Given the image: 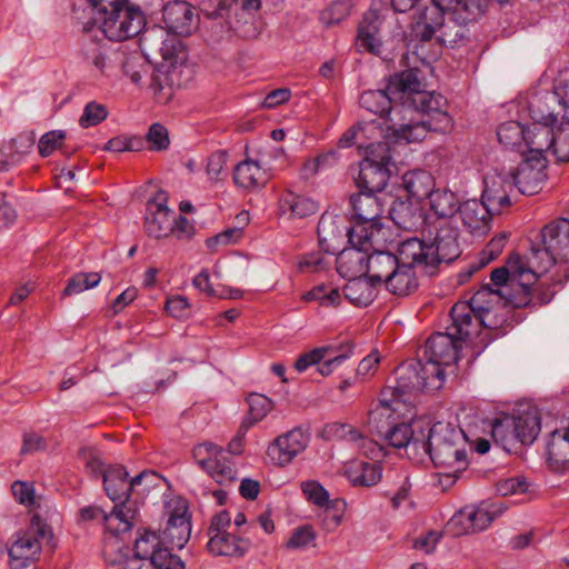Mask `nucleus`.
Instances as JSON below:
<instances>
[{
    "label": "nucleus",
    "mask_w": 569,
    "mask_h": 569,
    "mask_svg": "<svg viewBox=\"0 0 569 569\" xmlns=\"http://www.w3.org/2000/svg\"><path fill=\"white\" fill-rule=\"evenodd\" d=\"M547 461L551 470L561 472L569 463V428L557 429L547 442Z\"/></svg>",
    "instance_id": "cd10ccee"
},
{
    "label": "nucleus",
    "mask_w": 569,
    "mask_h": 569,
    "mask_svg": "<svg viewBox=\"0 0 569 569\" xmlns=\"http://www.w3.org/2000/svg\"><path fill=\"white\" fill-rule=\"evenodd\" d=\"M552 153L559 162L569 161V120L560 122L555 131Z\"/></svg>",
    "instance_id": "603ef678"
},
{
    "label": "nucleus",
    "mask_w": 569,
    "mask_h": 569,
    "mask_svg": "<svg viewBox=\"0 0 569 569\" xmlns=\"http://www.w3.org/2000/svg\"><path fill=\"white\" fill-rule=\"evenodd\" d=\"M529 113L535 124L555 127L569 120V104L558 92L547 91L531 98Z\"/></svg>",
    "instance_id": "ddd939ff"
},
{
    "label": "nucleus",
    "mask_w": 569,
    "mask_h": 569,
    "mask_svg": "<svg viewBox=\"0 0 569 569\" xmlns=\"http://www.w3.org/2000/svg\"><path fill=\"white\" fill-rule=\"evenodd\" d=\"M553 266H559V262L551 251L542 244L541 238L536 242L531 241L528 253L525 257L521 256V272H530L532 276V278L523 276L525 283L528 287L533 286Z\"/></svg>",
    "instance_id": "4be33fe9"
},
{
    "label": "nucleus",
    "mask_w": 569,
    "mask_h": 569,
    "mask_svg": "<svg viewBox=\"0 0 569 569\" xmlns=\"http://www.w3.org/2000/svg\"><path fill=\"white\" fill-rule=\"evenodd\" d=\"M330 351H332L330 347L315 348L309 352L300 355L295 361L293 367L298 372H303L309 367L319 365Z\"/></svg>",
    "instance_id": "052dcab7"
},
{
    "label": "nucleus",
    "mask_w": 569,
    "mask_h": 569,
    "mask_svg": "<svg viewBox=\"0 0 569 569\" xmlns=\"http://www.w3.org/2000/svg\"><path fill=\"white\" fill-rule=\"evenodd\" d=\"M535 284V288H532V286H529V302L527 303V306H542L549 303L555 296V289L547 282H536Z\"/></svg>",
    "instance_id": "0e129e2a"
},
{
    "label": "nucleus",
    "mask_w": 569,
    "mask_h": 569,
    "mask_svg": "<svg viewBox=\"0 0 569 569\" xmlns=\"http://www.w3.org/2000/svg\"><path fill=\"white\" fill-rule=\"evenodd\" d=\"M301 489L307 500L318 507L329 502V492L316 480L302 482Z\"/></svg>",
    "instance_id": "680f3d73"
},
{
    "label": "nucleus",
    "mask_w": 569,
    "mask_h": 569,
    "mask_svg": "<svg viewBox=\"0 0 569 569\" xmlns=\"http://www.w3.org/2000/svg\"><path fill=\"white\" fill-rule=\"evenodd\" d=\"M249 417L252 422L262 420L272 409V401L260 393H252L248 397Z\"/></svg>",
    "instance_id": "bf43d9fd"
},
{
    "label": "nucleus",
    "mask_w": 569,
    "mask_h": 569,
    "mask_svg": "<svg viewBox=\"0 0 569 569\" xmlns=\"http://www.w3.org/2000/svg\"><path fill=\"white\" fill-rule=\"evenodd\" d=\"M521 256L519 253H511L507 260L506 266L495 269L491 272L490 280L497 289H507V292L515 296L526 295L529 299V287L525 283V277L532 278L530 272H521Z\"/></svg>",
    "instance_id": "aec40b11"
},
{
    "label": "nucleus",
    "mask_w": 569,
    "mask_h": 569,
    "mask_svg": "<svg viewBox=\"0 0 569 569\" xmlns=\"http://www.w3.org/2000/svg\"><path fill=\"white\" fill-rule=\"evenodd\" d=\"M192 453L198 466L218 485L228 487L237 482L236 463L221 447L203 442L197 445Z\"/></svg>",
    "instance_id": "9d476101"
},
{
    "label": "nucleus",
    "mask_w": 569,
    "mask_h": 569,
    "mask_svg": "<svg viewBox=\"0 0 569 569\" xmlns=\"http://www.w3.org/2000/svg\"><path fill=\"white\" fill-rule=\"evenodd\" d=\"M459 230L448 220H439L428 230L427 238L410 237L407 241L417 247L419 258L432 274L442 262L450 263L461 254Z\"/></svg>",
    "instance_id": "39448f33"
},
{
    "label": "nucleus",
    "mask_w": 569,
    "mask_h": 569,
    "mask_svg": "<svg viewBox=\"0 0 569 569\" xmlns=\"http://www.w3.org/2000/svg\"><path fill=\"white\" fill-rule=\"evenodd\" d=\"M517 423L518 441L521 445H531L538 437L541 425L540 417L537 411H526L519 416H515Z\"/></svg>",
    "instance_id": "49530a36"
},
{
    "label": "nucleus",
    "mask_w": 569,
    "mask_h": 569,
    "mask_svg": "<svg viewBox=\"0 0 569 569\" xmlns=\"http://www.w3.org/2000/svg\"><path fill=\"white\" fill-rule=\"evenodd\" d=\"M461 17V22L456 19H443L439 34L436 36L438 42L442 44L453 46L466 38L467 29L466 23Z\"/></svg>",
    "instance_id": "09e8293b"
},
{
    "label": "nucleus",
    "mask_w": 569,
    "mask_h": 569,
    "mask_svg": "<svg viewBox=\"0 0 569 569\" xmlns=\"http://www.w3.org/2000/svg\"><path fill=\"white\" fill-rule=\"evenodd\" d=\"M555 131L553 127L533 124L526 131L523 148L528 149V157H545V152L552 149Z\"/></svg>",
    "instance_id": "c9c22d12"
},
{
    "label": "nucleus",
    "mask_w": 569,
    "mask_h": 569,
    "mask_svg": "<svg viewBox=\"0 0 569 569\" xmlns=\"http://www.w3.org/2000/svg\"><path fill=\"white\" fill-rule=\"evenodd\" d=\"M298 267L305 272H319L327 269L328 263L319 251L308 252L300 257Z\"/></svg>",
    "instance_id": "338daca9"
},
{
    "label": "nucleus",
    "mask_w": 569,
    "mask_h": 569,
    "mask_svg": "<svg viewBox=\"0 0 569 569\" xmlns=\"http://www.w3.org/2000/svg\"><path fill=\"white\" fill-rule=\"evenodd\" d=\"M36 143V134L32 131L22 132L10 141L8 153L12 163H18L21 158L28 154Z\"/></svg>",
    "instance_id": "3c124183"
},
{
    "label": "nucleus",
    "mask_w": 569,
    "mask_h": 569,
    "mask_svg": "<svg viewBox=\"0 0 569 569\" xmlns=\"http://www.w3.org/2000/svg\"><path fill=\"white\" fill-rule=\"evenodd\" d=\"M53 535L49 526L39 517L31 518L28 529L18 535L9 549V562L12 569H24L36 561L43 542H50Z\"/></svg>",
    "instance_id": "1a4fd4ad"
},
{
    "label": "nucleus",
    "mask_w": 569,
    "mask_h": 569,
    "mask_svg": "<svg viewBox=\"0 0 569 569\" xmlns=\"http://www.w3.org/2000/svg\"><path fill=\"white\" fill-rule=\"evenodd\" d=\"M498 141L506 148L515 149L525 152L523 142L526 138V130L518 121L502 122L497 129Z\"/></svg>",
    "instance_id": "a18cd8bd"
},
{
    "label": "nucleus",
    "mask_w": 569,
    "mask_h": 569,
    "mask_svg": "<svg viewBox=\"0 0 569 569\" xmlns=\"http://www.w3.org/2000/svg\"><path fill=\"white\" fill-rule=\"evenodd\" d=\"M345 473L355 487H372L380 481L382 468L376 461L353 460L346 466Z\"/></svg>",
    "instance_id": "473e14b6"
},
{
    "label": "nucleus",
    "mask_w": 569,
    "mask_h": 569,
    "mask_svg": "<svg viewBox=\"0 0 569 569\" xmlns=\"http://www.w3.org/2000/svg\"><path fill=\"white\" fill-rule=\"evenodd\" d=\"M100 281L101 276L98 272H78L68 279L67 286L62 291V297L79 295L97 287Z\"/></svg>",
    "instance_id": "de8ad7c7"
},
{
    "label": "nucleus",
    "mask_w": 569,
    "mask_h": 569,
    "mask_svg": "<svg viewBox=\"0 0 569 569\" xmlns=\"http://www.w3.org/2000/svg\"><path fill=\"white\" fill-rule=\"evenodd\" d=\"M402 183L408 197L416 202L430 199L435 191V179L430 172L415 170L403 174Z\"/></svg>",
    "instance_id": "72a5a7b5"
},
{
    "label": "nucleus",
    "mask_w": 569,
    "mask_h": 569,
    "mask_svg": "<svg viewBox=\"0 0 569 569\" xmlns=\"http://www.w3.org/2000/svg\"><path fill=\"white\" fill-rule=\"evenodd\" d=\"M493 518L489 511L482 508L467 507L452 518V522L463 527V533L479 532L485 530Z\"/></svg>",
    "instance_id": "4c0bfd02"
},
{
    "label": "nucleus",
    "mask_w": 569,
    "mask_h": 569,
    "mask_svg": "<svg viewBox=\"0 0 569 569\" xmlns=\"http://www.w3.org/2000/svg\"><path fill=\"white\" fill-rule=\"evenodd\" d=\"M462 224L471 233H485L495 214L482 200L469 199L460 204L459 211Z\"/></svg>",
    "instance_id": "bb28decb"
},
{
    "label": "nucleus",
    "mask_w": 569,
    "mask_h": 569,
    "mask_svg": "<svg viewBox=\"0 0 569 569\" xmlns=\"http://www.w3.org/2000/svg\"><path fill=\"white\" fill-rule=\"evenodd\" d=\"M158 479V473L153 471L144 470L129 479V473L123 466L117 465L111 466L107 469L103 475V486L108 497L114 501L119 502V506H126V501L129 499V496L132 491H134L142 481L150 480L149 482H153Z\"/></svg>",
    "instance_id": "f8f14e48"
},
{
    "label": "nucleus",
    "mask_w": 569,
    "mask_h": 569,
    "mask_svg": "<svg viewBox=\"0 0 569 569\" xmlns=\"http://www.w3.org/2000/svg\"><path fill=\"white\" fill-rule=\"evenodd\" d=\"M347 219L330 212H325L318 222V239L321 249L326 253L336 254L348 239Z\"/></svg>",
    "instance_id": "412c9836"
},
{
    "label": "nucleus",
    "mask_w": 569,
    "mask_h": 569,
    "mask_svg": "<svg viewBox=\"0 0 569 569\" xmlns=\"http://www.w3.org/2000/svg\"><path fill=\"white\" fill-rule=\"evenodd\" d=\"M378 32V18L373 14L366 16L358 28L357 46L370 53L380 54L382 43L377 37Z\"/></svg>",
    "instance_id": "58836bf2"
},
{
    "label": "nucleus",
    "mask_w": 569,
    "mask_h": 569,
    "mask_svg": "<svg viewBox=\"0 0 569 569\" xmlns=\"http://www.w3.org/2000/svg\"><path fill=\"white\" fill-rule=\"evenodd\" d=\"M350 13L348 0H337L323 13V19L328 24L339 23Z\"/></svg>",
    "instance_id": "774afa93"
},
{
    "label": "nucleus",
    "mask_w": 569,
    "mask_h": 569,
    "mask_svg": "<svg viewBox=\"0 0 569 569\" xmlns=\"http://www.w3.org/2000/svg\"><path fill=\"white\" fill-rule=\"evenodd\" d=\"M426 359V362L419 360L413 363L415 368L419 370L422 387L426 392L439 390L445 383V366Z\"/></svg>",
    "instance_id": "79ce46f5"
},
{
    "label": "nucleus",
    "mask_w": 569,
    "mask_h": 569,
    "mask_svg": "<svg viewBox=\"0 0 569 569\" xmlns=\"http://www.w3.org/2000/svg\"><path fill=\"white\" fill-rule=\"evenodd\" d=\"M360 243L356 242L348 232V243L350 247L340 248L337 252V271L347 279L366 276L371 280V261L382 253L387 242H377L369 238L365 242L360 236L357 237Z\"/></svg>",
    "instance_id": "6e6552de"
},
{
    "label": "nucleus",
    "mask_w": 569,
    "mask_h": 569,
    "mask_svg": "<svg viewBox=\"0 0 569 569\" xmlns=\"http://www.w3.org/2000/svg\"><path fill=\"white\" fill-rule=\"evenodd\" d=\"M507 289H492L490 284L482 286L467 303L476 310V319L482 327L491 328L495 323L491 321L495 305L502 302L513 308L527 307L529 299L526 295L515 296L507 292Z\"/></svg>",
    "instance_id": "9b49d317"
},
{
    "label": "nucleus",
    "mask_w": 569,
    "mask_h": 569,
    "mask_svg": "<svg viewBox=\"0 0 569 569\" xmlns=\"http://www.w3.org/2000/svg\"><path fill=\"white\" fill-rule=\"evenodd\" d=\"M389 403H381L380 406L369 412L368 426L372 435L380 437L379 426L392 427L396 422L391 420L392 412L397 410V403L390 400Z\"/></svg>",
    "instance_id": "8fccbe9b"
},
{
    "label": "nucleus",
    "mask_w": 569,
    "mask_h": 569,
    "mask_svg": "<svg viewBox=\"0 0 569 569\" xmlns=\"http://www.w3.org/2000/svg\"><path fill=\"white\" fill-rule=\"evenodd\" d=\"M461 342L448 330L433 333L426 342L425 357L445 367L451 366L459 359Z\"/></svg>",
    "instance_id": "b1692460"
},
{
    "label": "nucleus",
    "mask_w": 569,
    "mask_h": 569,
    "mask_svg": "<svg viewBox=\"0 0 569 569\" xmlns=\"http://www.w3.org/2000/svg\"><path fill=\"white\" fill-rule=\"evenodd\" d=\"M108 117V110L103 104L91 101L86 104L79 124L82 128H90L99 124Z\"/></svg>",
    "instance_id": "13d9d810"
},
{
    "label": "nucleus",
    "mask_w": 569,
    "mask_h": 569,
    "mask_svg": "<svg viewBox=\"0 0 569 569\" xmlns=\"http://www.w3.org/2000/svg\"><path fill=\"white\" fill-rule=\"evenodd\" d=\"M513 188L508 173L489 176L485 179L481 200L495 214H500L503 208L510 206V192Z\"/></svg>",
    "instance_id": "5701e85b"
},
{
    "label": "nucleus",
    "mask_w": 569,
    "mask_h": 569,
    "mask_svg": "<svg viewBox=\"0 0 569 569\" xmlns=\"http://www.w3.org/2000/svg\"><path fill=\"white\" fill-rule=\"evenodd\" d=\"M351 204V219L353 224L350 232V237L356 239L355 241L360 243L358 236L365 242L371 237L377 242H388L390 236V229L385 227L380 222L383 207L376 192L365 191L360 189V192L350 197Z\"/></svg>",
    "instance_id": "423d86ee"
},
{
    "label": "nucleus",
    "mask_w": 569,
    "mask_h": 569,
    "mask_svg": "<svg viewBox=\"0 0 569 569\" xmlns=\"http://www.w3.org/2000/svg\"><path fill=\"white\" fill-rule=\"evenodd\" d=\"M66 139V131L52 130L41 136L38 149L41 157L51 156L57 149H61Z\"/></svg>",
    "instance_id": "6e6d98bb"
},
{
    "label": "nucleus",
    "mask_w": 569,
    "mask_h": 569,
    "mask_svg": "<svg viewBox=\"0 0 569 569\" xmlns=\"http://www.w3.org/2000/svg\"><path fill=\"white\" fill-rule=\"evenodd\" d=\"M542 244L551 251L563 268V276L569 278V219H558L546 224L540 231Z\"/></svg>",
    "instance_id": "6ab92c4d"
},
{
    "label": "nucleus",
    "mask_w": 569,
    "mask_h": 569,
    "mask_svg": "<svg viewBox=\"0 0 569 569\" xmlns=\"http://www.w3.org/2000/svg\"><path fill=\"white\" fill-rule=\"evenodd\" d=\"M199 9L202 14L211 20L224 19L230 29L238 30V26L231 21V16H238V11L232 0H201Z\"/></svg>",
    "instance_id": "37998d69"
},
{
    "label": "nucleus",
    "mask_w": 569,
    "mask_h": 569,
    "mask_svg": "<svg viewBox=\"0 0 569 569\" xmlns=\"http://www.w3.org/2000/svg\"><path fill=\"white\" fill-rule=\"evenodd\" d=\"M359 103L386 119L389 136L396 141L419 142L429 131L451 128V117L442 110L443 98L422 90L416 69L395 73L385 89L365 91Z\"/></svg>",
    "instance_id": "f257e3e1"
},
{
    "label": "nucleus",
    "mask_w": 569,
    "mask_h": 569,
    "mask_svg": "<svg viewBox=\"0 0 569 569\" xmlns=\"http://www.w3.org/2000/svg\"><path fill=\"white\" fill-rule=\"evenodd\" d=\"M149 149L152 151L167 150L170 144L169 133L164 126L159 122L152 123L146 136Z\"/></svg>",
    "instance_id": "4d7b16f0"
},
{
    "label": "nucleus",
    "mask_w": 569,
    "mask_h": 569,
    "mask_svg": "<svg viewBox=\"0 0 569 569\" xmlns=\"http://www.w3.org/2000/svg\"><path fill=\"white\" fill-rule=\"evenodd\" d=\"M390 219L402 229H410L415 226V213L411 206L405 201H395L389 209Z\"/></svg>",
    "instance_id": "5fc2aeb1"
},
{
    "label": "nucleus",
    "mask_w": 569,
    "mask_h": 569,
    "mask_svg": "<svg viewBox=\"0 0 569 569\" xmlns=\"http://www.w3.org/2000/svg\"><path fill=\"white\" fill-rule=\"evenodd\" d=\"M80 518L84 521L102 517L106 528L113 535L127 532L131 529L133 511L127 506L114 505L110 513H106L97 506H89L80 509Z\"/></svg>",
    "instance_id": "393cba45"
},
{
    "label": "nucleus",
    "mask_w": 569,
    "mask_h": 569,
    "mask_svg": "<svg viewBox=\"0 0 569 569\" xmlns=\"http://www.w3.org/2000/svg\"><path fill=\"white\" fill-rule=\"evenodd\" d=\"M316 539V533L310 526L297 528L288 539L286 547L288 549H302Z\"/></svg>",
    "instance_id": "69168bd1"
},
{
    "label": "nucleus",
    "mask_w": 569,
    "mask_h": 569,
    "mask_svg": "<svg viewBox=\"0 0 569 569\" xmlns=\"http://www.w3.org/2000/svg\"><path fill=\"white\" fill-rule=\"evenodd\" d=\"M269 179L270 174L267 170L262 169L257 161L250 159L238 163L233 170L234 183L247 190L262 188Z\"/></svg>",
    "instance_id": "2f4dec72"
},
{
    "label": "nucleus",
    "mask_w": 569,
    "mask_h": 569,
    "mask_svg": "<svg viewBox=\"0 0 569 569\" xmlns=\"http://www.w3.org/2000/svg\"><path fill=\"white\" fill-rule=\"evenodd\" d=\"M161 0H114L97 13L104 36L111 41H124L138 36L146 26V16L154 14Z\"/></svg>",
    "instance_id": "20e7f679"
},
{
    "label": "nucleus",
    "mask_w": 569,
    "mask_h": 569,
    "mask_svg": "<svg viewBox=\"0 0 569 569\" xmlns=\"http://www.w3.org/2000/svg\"><path fill=\"white\" fill-rule=\"evenodd\" d=\"M366 157L359 164L357 186L365 191L381 192L391 176L392 150L388 141L369 143L365 147Z\"/></svg>",
    "instance_id": "0eeeda50"
},
{
    "label": "nucleus",
    "mask_w": 569,
    "mask_h": 569,
    "mask_svg": "<svg viewBox=\"0 0 569 569\" xmlns=\"http://www.w3.org/2000/svg\"><path fill=\"white\" fill-rule=\"evenodd\" d=\"M164 191L148 200L144 216V231L154 239L166 238L173 232V211L168 206Z\"/></svg>",
    "instance_id": "4468645a"
},
{
    "label": "nucleus",
    "mask_w": 569,
    "mask_h": 569,
    "mask_svg": "<svg viewBox=\"0 0 569 569\" xmlns=\"http://www.w3.org/2000/svg\"><path fill=\"white\" fill-rule=\"evenodd\" d=\"M191 523L187 510H174L167 521L166 529L161 532L166 546L181 549L189 540Z\"/></svg>",
    "instance_id": "c85d7f7f"
},
{
    "label": "nucleus",
    "mask_w": 569,
    "mask_h": 569,
    "mask_svg": "<svg viewBox=\"0 0 569 569\" xmlns=\"http://www.w3.org/2000/svg\"><path fill=\"white\" fill-rule=\"evenodd\" d=\"M429 202L431 210L440 218L453 217L462 203L458 196L447 188L435 189Z\"/></svg>",
    "instance_id": "a19ab883"
},
{
    "label": "nucleus",
    "mask_w": 569,
    "mask_h": 569,
    "mask_svg": "<svg viewBox=\"0 0 569 569\" xmlns=\"http://www.w3.org/2000/svg\"><path fill=\"white\" fill-rule=\"evenodd\" d=\"M445 12L442 9L438 8L437 6L432 4L429 7L421 8L420 6L417 7L412 19H416L418 21H421L426 24H429L431 29L437 31L439 33L442 21L445 19Z\"/></svg>",
    "instance_id": "864d4df0"
},
{
    "label": "nucleus",
    "mask_w": 569,
    "mask_h": 569,
    "mask_svg": "<svg viewBox=\"0 0 569 569\" xmlns=\"http://www.w3.org/2000/svg\"><path fill=\"white\" fill-rule=\"evenodd\" d=\"M162 11L166 28L178 36H189L198 28L199 14L193 6L183 0L170 1L157 10Z\"/></svg>",
    "instance_id": "f3484780"
},
{
    "label": "nucleus",
    "mask_w": 569,
    "mask_h": 569,
    "mask_svg": "<svg viewBox=\"0 0 569 569\" xmlns=\"http://www.w3.org/2000/svg\"><path fill=\"white\" fill-rule=\"evenodd\" d=\"M418 269L430 274V270L419 258L417 247H411L405 239L397 244L396 252L383 249L382 253L372 259L371 281L383 284L395 296L406 297L419 287Z\"/></svg>",
    "instance_id": "f03ea898"
},
{
    "label": "nucleus",
    "mask_w": 569,
    "mask_h": 569,
    "mask_svg": "<svg viewBox=\"0 0 569 569\" xmlns=\"http://www.w3.org/2000/svg\"><path fill=\"white\" fill-rule=\"evenodd\" d=\"M380 286L379 283H373L369 278L362 279L352 278L349 279V282L343 288L345 297L355 306L358 307H367L369 306L376 298L375 288Z\"/></svg>",
    "instance_id": "e433bc0d"
},
{
    "label": "nucleus",
    "mask_w": 569,
    "mask_h": 569,
    "mask_svg": "<svg viewBox=\"0 0 569 569\" xmlns=\"http://www.w3.org/2000/svg\"><path fill=\"white\" fill-rule=\"evenodd\" d=\"M319 207L316 201L302 194L287 190L280 198L281 213L290 219H303L315 214Z\"/></svg>",
    "instance_id": "f704fd0d"
},
{
    "label": "nucleus",
    "mask_w": 569,
    "mask_h": 569,
    "mask_svg": "<svg viewBox=\"0 0 569 569\" xmlns=\"http://www.w3.org/2000/svg\"><path fill=\"white\" fill-rule=\"evenodd\" d=\"M546 168V157L532 158L527 156L516 171L508 174L520 193L532 196L543 187L547 179Z\"/></svg>",
    "instance_id": "2eb2a0df"
},
{
    "label": "nucleus",
    "mask_w": 569,
    "mask_h": 569,
    "mask_svg": "<svg viewBox=\"0 0 569 569\" xmlns=\"http://www.w3.org/2000/svg\"><path fill=\"white\" fill-rule=\"evenodd\" d=\"M397 378L393 386H388L381 393V403H389L390 400L399 403H407L413 393L425 391L419 370L413 363L401 365L396 370Z\"/></svg>",
    "instance_id": "a211bd4d"
},
{
    "label": "nucleus",
    "mask_w": 569,
    "mask_h": 569,
    "mask_svg": "<svg viewBox=\"0 0 569 569\" xmlns=\"http://www.w3.org/2000/svg\"><path fill=\"white\" fill-rule=\"evenodd\" d=\"M209 551L217 556L242 557L251 547L248 538L231 535L229 531L214 533L207 543Z\"/></svg>",
    "instance_id": "7c9ffc66"
},
{
    "label": "nucleus",
    "mask_w": 569,
    "mask_h": 569,
    "mask_svg": "<svg viewBox=\"0 0 569 569\" xmlns=\"http://www.w3.org/2000/svg\"><path fill=\"white\" fill-rule=\"evenodd\" d=\"M413 449L428 456L435 467L451 470L453 477L468 466L466 435L448 422H436L423 440L413 442Z\"/></svg>",
    "instance_id": "7ed1b4c3"
},
{
    "label": "nucleus",
    "mask_w": 569,
    "mask_h": 569,
    "mask_svg": "<svg viewBox=\"0 0 569 569\" xmlns=\"http://www.w3.org/2000/svg\"><path fill=\"white\" fill-rule=\"evenodd\" d=\"M309 437L300 428L296 427L277 437L268 447L267 456L280 467L289 465L298 455L305 451Z\"/></svg>",
    "instance_id": "dca6fc26"
},
{
    "label": "nucleus",
    "mask_w": 569,
    "mask_h": 569,
    "mask_svg": "<svg viewBox=\"0 0 569 569\" xmlns=\"http://www.w3.org/2000/svg\"><path fill=\"white\" fill-rule=\"evenodd\" d=\"M164 547L167 546L161 533L150 529H142L134 540L133 551L136 558H149L153 560L158 551L162 550Z\"/></svg>",
    "instance_id": "c03bdc74"
},
{
    "label": "nucleus",
    "mask_w": 569,
    "mask_h": 569,
    "mask_svg": "<svg viewBox=\"0 0 569 569\" xmlns=\"http://www.w3.org/2000/svg\"><path fill=\"white\" fill-rule=\"evenodd\" d=\"M173 549L167 546L158 551V555L152 560L157 569H184V562L172 552Z\"/></svg>",
    "instance_id": "e2e57ef3"
},
{
    "label": "nucleus",
    "mask_w": 569,
    "mask_h": 569,
    "mask_svg": "<svg viewBox=\"0 0 569 569\" xmlns=\"http://www.w3.org/2000/svg\"><path fill=\"white\" fill-rule=\"evenodd\" d=\"M381 440L386 441L393 448H409L415 456H419L420 451L413 449V442L423 440L426 435L421 432V437L416 435L412 425L409 422L395 423L392 427L379 426Z\"/></svg>",
    "instance_id": "c756f323"
},
{
    "label": "nucleus",
    "mask_w": 569,
    "mask_h": 569,
    "mask_svg": "<svg viewBox=\"0 0 569 569\" xmlns=\"http://www.w3.org/2000/svg\"><path fill=\"white\" fill-rule=\"evenodd\" d=\"M517 430L515 416L505 415L493 421L491 436L497 445H500L505 450L510 451L515 443L519 442V433H517Z\"/></svg>",
    "instance_id": "ea45409f"
},
{
    "label": "nucleus",
    "mask_w": 569,
    "mask_h": 569,
    "mask_svg": "<svg viewBox=\"0 0 569 569\" xmlns=\"http://www.w3.org/2000/svg\"><path fill=\"white\" fill-rule=\"evenodd\" d=\"M450 318L452 322L447 330L460 341L467 340L477 332L478 327H482L476 319V310L467 301L456 302L451 307Z\"/></svg>",
    "instance_id": "a878e982"
}]
</instances>
